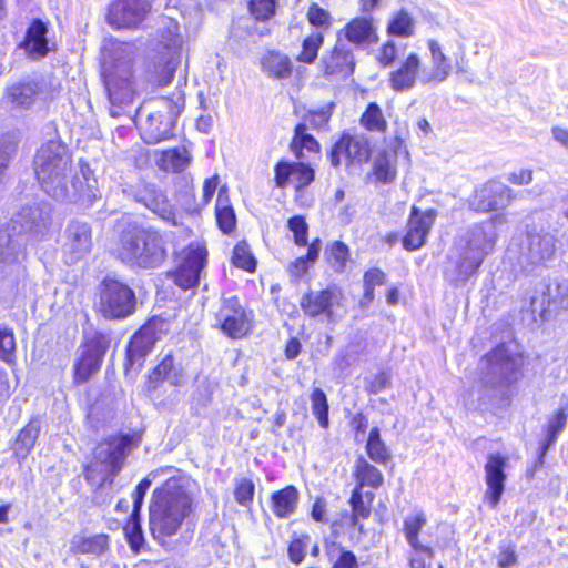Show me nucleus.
<instances>
[{
    "label": "nucleus",
    "mask_w": 568,
    "mask_h": 568,
    "mask_svg": "<svg viewBox=\"0 0 568 568\" xmlns=\"http://www.w3.org/2000/svg\"><path fill=\"white\" fill-rule=\"evenodd\" d=\"M530 308L544 320L551 312L568 310V282L540 283L530 297Z\"/></svg>",
    "instance_id": "f8f14e48"
},
{
    "label": "nucleus",
    "mask_w": 568,
    "mask_h": 568,
    "mask_svg": "<svg viewBox=\"0 0 568 568\" xmlns=\"http://www.w3.org/2000/svg\"><path fill=\"white\" fill-rule=\"evenodd\" d=\"M207 251L200 243H191L183 252L182 261L172 273L174 283L186 291L199 284L200 275L206 264Z\"/></svg>",
    "instance_id": "9b49d317"
},
{
    "label": "nucleus",
    "mask_w": 568,
    "mask_h": 568,
    "mask_svg": "<svg viewBox=\"0 0 568 568\" xmlns=\"http://www.w3.org/2000/svg\"><path fill=\"white\" fill-rule=\"evenodd\" d=\"M27 236L9 226L0 230V264L10 266L26 258Z\"/></svg>",
    "instance_id": "393cba45"
},
{
    "label": "nucleus",
    "mask_w": 568,
    "mask_h": 568,
    "mask_svg": "<svg viewBox=\"0 0 568 568\" xmlns=\"http://www.w3.org/2000/svg\"><path fill=\"white\" fill-rule=\"evenodd\" d=\"M278 0H250L247 8L256 21H268L276 13Z\"/></svg>",
    "instance_id": "6e6d98bb"
},
{
    "label": "nucleus",
    "mask_w": 568,
    "mask_h": 568,
    "mask_svg": "<svg viewBox=\"0 0 568 568\" xmlns=\"http://www.w3.org/2000/svg\"><path fill=\"white\" fill-rule=\"evenodd\" d=\"M344 34L354 44L371 42L376 37L372 20L366 17L351 20L344 28Z\"/></svg>",
    "instance_id": "e433bc0d"
},
{
    "label": "nucleus",
    "mask_w": 568,
    "mask_h": 568,
    "mask_svg": "<svg viewBox=\"0 0 568 568\" xmlns=\"http://www.w3.org/2000/svg\"><path fill=\"white\" fill-rule=\"evenodd\" d=\"M253 312L243 307L237 297L224 298L216 314L221 331L232 339L246 336L253 328Z\"/></svg>",
    "instance_id": "9d476101"
},
{
    "label": "nucleus",
    "mask_w": 568,
    "mask_h": 568,
    "mask_svg": "<svg viewBox=\"0 0 568 568\" xmlns=\"http://www.w3.org/2000/svg\"><path fill=\"white\" fill-rule=\"evenodd\" d=\"M528 260L531 264H544L556 251V236L549 231L531 232L527 235Z\"/></svg>",
    "instance_id": "c85d7f7f"
},
{
    "label": "nucleus",
    "mask_w": 568,
    "mask_h": 568,
    "mask_svg": "<svg viewBox=\"0 0 568 568\" xmlns=\"http://www.w3.org/2000/svg\"><path fill=\"white\" fill-rule=\"evenodd\" d=\"M308 22L316 27L327 30L331 27V14L317 3H312L307 11Z\"/></svg>",
    "instance_id": "0e129e2a"
},
{
    "label": "nucleus",
    "mask_w": 568,
    "mask_h": 568,
    "mask_svg": "<svg viewBox=\"0 0 568 568\" xmlns=\"http://www.w3.org/2000/svg\"><path fill=\"white\" fill-rule=\"evenodd\" d=\"M102 77L110 102V115L119 118L135 95L133 45L113 42L103 53Z\"/></svg>",
    "instance_id": "7ed1b4c3"
},
{
    "label": "nucleus",
    "mask_w": 568,
    "mask_h": 568,
    "mask_svg": "<svg viewBox=\"0 0 568 568\" xmlns=\"http://www.w3.org/2000/svg\"><path fill=\"white\" fill-rule=\"evenodd\" d=\"M156 341L155 324L150 322L143 325L130 339L126 349L128 363L130 365L140 364L153 349Z\"/></svg>",
    "instance_id": "bb28decb"
},
{
    "label": "nucleus",
    "mask_w": 568,
    "mask_h": 568,
    "mask_svg": "<svg viewBox=\"0 0 568 568\" xmlns=\"http://www.w3.org/2000/svg\"><path fill=\"white\" fill-rule=\"evenodd\" d=\"M311 404L313 415L316 417L318 425L326 429L329 425L328 419V402L326 394L321 388H315L311 394Z\"/></svg>",
    "instance_id": "603ef678"
},
{
    "label": "nucleus",
    "mask_w": 568,
    "mask_h": 568,
    "mask_svg": "<svg viewBox=\"0 0 568 568\" xmlns=\"http://www.w3.org/2000/svg\"><path fill=\"white\" fill-rule=\"evenodd\" d=\"M515 199L513 190L497 180H489L478 189L469 201L477 212L497 211L507 207Z\"/></svg>",
    "instance_id": "ddd939ff"
},
{
    "label": "nucleus",
    "mask_w": 568,
    "mask_h": 568,
    "mask_svg": "<svg viewBox=\"0 0 568 568\" xmlns=\"http://www.w3.org/2000/svg\"><path fill=\"white\" fill-rule=\"evenodd\" d=\"M366 453L376 464H386L390 459L389 449L382 440L379 429L377 427L372 428L368 434Z\"/></svg>",
    "instance_id": "a19ab883"
},
{
    "label": "nucleus",
    "mask_w": 568,
    "mask_h": 568,
    "mask_svg": "<svg viewBox=\"0 0 568 568\" xmlns=\"http://www.w3.org/2000/svg\"><path fill=\"white\" fill-rule=\"evenodd\" d=\"M150 10V0H114L109 7L106 20L115 29L136 28Z\"/></svg>",
    "instance_id": "f3484780"
},
{
    "label": "nucleus",
    "mask_w": 568,
    "mask_h": 568,
    "mask_svg": "<svg viewBox=\"0 0 568 568\" xmlns=\"http://www.w3.org/2000/svg\"><path fill=\"white\" fill-rule=\"evenodd\" d=\"M135 199L168 224L178 225V217L173 206L164 192L155 184H144L138 190Z\"/></svg>",
    "instance_id": "b1692460"
},
{
    "label": "nucleus",
    "mask_w": 568,
    "mask_h": 568,
    "mask_svg": "<svg viewBox=\"0 0 568 568\" xmlns=\"http://www.w3.org/2000/svg\"><path fill=\"white\" fill-rule=\"evenodd\" d=\"M355 477L357 480V485L355 488H359L363 490L365 486L371 487L373 489H377L382 486L384 477L379 469L369 464L365 458L359 457L356 460L355 466Z\"/></svg>",
    "instance_id": "4c0bfd02"
},
{
    "label": "nucleus",
    "mask_w": 568,
    "mask_h": 568,
    "mask_svg": "<svg viewBox=\"0 0 568 568\" xmlns=\"http://www.w3.org/2000/svg\"><path fill=\"white\" fill-rule=\"evenodd\" d=\"M40 433V424L38 420H31L23 429L20 430L16 449L23 455L28 454L34 446Z\"/></svg>",
    "instance_id": "5fc2aeb1"
},
{
    "label": "nucleus",
    "mask_w": 568,
    "mask_h": 568,
    "mask_svg": "<svg viewBox=\"0 0 568 568\" xmlns=\"http://www.w3.org/2000/svg\"><path fill=\"white\" fill-rule=\"evenodd\" d=\"M110 346V339L105 334L94 333L87 338L82 346L79 361L75 363V378L85 382L92 374L99 371L103 357Z\"/></svg>",
    "instance_id": "dca6fc26"
},
{
    "label": "nucleus",
    "mask_w": 568,
    "mask_h": 568,
    "mask_svg": "<svg viewBox=\"0 0 568 568\" xmlns=\"http://www.w3.org/2000/svg\"><path fill=\"white\" fill-rule=\"evenodd\" d=\"M373 173L377 181L382 183H389L396 176V168L393 156L388 153L378 154L373 164Z\"/></svg>",
    "instance_id": "de8ad7c7"
},
{
    "label": "nucleus",
    "mask_w": 568,
    "mask_h": 568,
    "mask_svg": "<svg viewBox=\"0 0 568 568\" xmlns=\"http://www.w3.org/2000/svg\"><path fill=\"white\" fill-rule=\"evenodd\" d=\"M426 521V516L422 510L415 511L404 519L403 531L410 547H417V549L422 550L418 536Z\"/></svg>",
    "instance_id": "79ce46f5"
},
{
    "label": "nucleus",
    "mask_w": 568,
    "mask_h": 568,
    "mask_svg": "<svg viewBox=\"0 0 568 568\" xmlns=\"http://www.w3.org/2000/svg\"><path fill=\"white\" fill-rule=\"evenodd\" d=\"M184 481L181 477H171L152 494L149 530L161 546L170 545L169 539L176 536L184 524L189 525L193 501Z\"/></svg>",
    "instance_id": "f03ea898"
},
{
    "label": "nucleus",
    "mask_w": 568,
    "mask_h": 568,
    "mask_svg": "<svg viewBox=\"0 0 568 568\" xmlns=\"http://www.w3.org/2000/svg\"><path fill=\"white\" fill-rule=\"evenodd\" d=\"M168 33V38L162 34L161 41L164 48L168 50V57L155 67V81L161 87H165L171 83L175 70L180 63L181 48L183 42L182 37L178 33V26L174 24L173 30L169 28Z\"/></svg>",
    "instance_id": "4be33fe9"
},
{
    "label": "nucleus",
    "mask_w": 568,
    "mask_h": 568,
    "mask_svg": "<svg viewBox=\"0 0 568 568\" xmlns=\"http://www.w3.org/2000/svg\"><path fill=\"white\" fill-rule=\"evenodd\" d=\"M412 548V556L409 558L410 568H428L430 566L434 551L430 547L420 542L422 550L417 547Z\"/></svg>",
    "instance_id": "e2e57ef3"
},
{
    "label": "nucleus",
    "mask_w": 568,
    "mask_h": 568,
    "mask_svg": "<svg viewBox=\"0 0 568 568\" xmlns=\"http://www.w3.org/2000/svg\"><path fill=\"white\" fill-rule=\"evenodd\" d=\"M517 555L511 546H503L497 555V565L499 568H509L516 565Z\"/></svg>",
    "instance_id": "774afa93"
},
{
    "label": "nucleus",
    "mask_w": 568,
    "mask_h": 568,
    "mask_svg": "<svg viewBox=\"0 0 568 568\" xmlns=\"http://www.w3.org/2000/svg\"><path fill=\"white\" fill-rule=\"evenodd\" d=\"M369 154V144L364 136L343 134L332 146L328 158L332 166L337 168L343 162L347 166L362 164Z\"/></svg>",
    "instance_id": "2eb2a0df"
},
{
    "label": "nucleus",
    "mask_w": 568,
    "mask_h": 568,
    "mask_svg": "<svg viewBox=\"0 0 568 568\" xmlns=\"http://www.w3.org/2000/svg\"><path fill=\"white\" fill-rule=\"evenodd\" d=\"M191 162V155L185 146H178L162 151L156 165L164 172L179 173L184 171Z\"/></svg>",
    "instance_id": "c9c22d12"
},
{
    "label": "nucleus",
    "mask_w": 568,
    "mask_h": 568,
    "mask_svg": "<svg viewBox=\"0 0 568 568\" xmlns=\"http://www.w3.org/2000/svg\"><path fill=\"white\" fill-rule=\"evenodd\" d=\"M437 211L429 209L420 212L413 206L407 225V233L403 239V246L408 251L420 248L436 220Z\"/></svg>",
    "instance_id": "412c9836"
},
{
    "label": "nucleus",
    "mask_w": 568,
    "mask_h": 568,
    "mask_svg": "<svg viewBox=\"0 0 568 568\" xmlns=\"http://www.w3.org/2000/svg\"><path fill=\"white\" fill-rule=\"evenodd\" d=\"M485 257L463 246L458 257L455 260L454 270L445 272L446 277L458 284L465 283L480 268Z\"/></svg>",
    "instance_id": "c756f323"
},
{
    "label": "nucleus",
    "mask_w": 568,
    "mask_h": 568,
    "mask_svg": "<svg viewBox=\"0 0 568 568\" xmlns=\"http://www.w3.org/2000/svg\"><path fill=\"white\" fill-rule=\"evenodd\" d=\"M135 304V294L126 284L115 278L101 283L99 310L105 318H126L133 314Z\"/></svg>",
    "instance_id": "0eeeda50"
},
{
    "label": "nucleus",
    "mask_w": 568,
    "mask_h": 568,
    "mask_svg": "<svg viewBox=\"0 0 568 568\" xmlns=\"http://www.w3.org/2000/svg\"><path fill=\"white\" fill-rule=\"evenodd\" d=\"M255 485L251 479H235L234 498L243 507H248L254 498Z\"/></svg>",
    "instance_id": "bf43d9fd"
},
{
    "label": "nucleus",
    "mask_w": 568,
    "mask_h": 568,
    "mask_svg": "<svg viewBox=\"0 0 568 568\" xmlns=\"http://www.w3.org/2000/svg\"><path fill=\"white\" fill-rule=\"evenodd\" d=\"M133 448L130 435L110 436L97 445L93 459L84 469V478L91 485L103 488L112 486L115 476L121 471L125 459Z\"/></svg>",
    "instance_id": "39448f33"
},
{
    "label": "nucleus",
    "mask_w": 568,
    "mask_h": 568,
    "mask_svg": "<svg viewBox=\"0 0 568 568\" xmlns=\"http://www.w3.org/2000/svg\"><path fill=\"white\" fill-rule=\"evenodd\" d=\"M184 95L162 97L142 105L136 113L141 138L148 144H156L173 135V126L184 109Z\"/></svg>",
    "instance_id": "423d86ee"
},
{
    "label": "nucleus",
    "mask_w": 568,
    "mask_h": 568,
    "mask_svg": "<svg viewBox=\"0 0 568 568\" xmlns=\"http://www.w3.org/2000/svg\"><path fill=\"white\" fill-rule=\"evenodd\" d=\"M287 226L291 232L294 234V243L298 246H305L307 245V232L308 226L305 221V219L301 215L292 216L288 222Z\"/></svg>",
    "instance_id": "680f3d73"
},
{
    "label": "nucleus",
    "mask_w": 568,
    "mask_h": 568,
    "mask_svg": "<svg viewBox=\"0 0 568 568\" xmlns=\"http://www.w3.org/2000/svg\"><path fill=\"white\" fill-rule=\"evenodd\" d=\"M388 32L397 37H410L414 33V21L405 10L398 11L388 24Z\"/></svg>",
    "instance_id": "4d7b16f0"
},
{
    "label": "nucleus",
    "mask_w": 568,
    "mask_h": 568,
    "mask_svg": "<svg viewBox=\"0 0 568 568\" xmlns=\"http://www.w3.org/2000/svg\"><path fill=\"white\" fill-rule=\"evenodd\" d=\"M123 530L129 547L134 555H138L148 548L143 530L141 527V517H130L129 523L126 524Z\"/></svg>",
    "instance_id": "c03bdc74"
},
{
    "label": "nucleus",
    "mask_w": 568,
    "mask_h": 568,
    "mask_svg": "<svg viewBox=\"0 0 568 568\" xmlns=\"http://www.w3.org/2000/svg\"><path fill=\"white\" fill-rule=\"evenodd\" d=\"M16 341L12 331L0 327V359L14 363Z\"/></svg>",
    "instance_id": "052dcab7"
},
{
    "label": "nucleus",
    "mask_w": 568,
    "mask_h": 568,
    "mask_svg": "<svg viewBox=\"0 0 568 568\" xmlns=\"http://www.w3.org/2000/svg\"><path fill=\"white\" fill-rule=\"evenodd\" d=\"M224 189L219 191L216 201V222L220 230L229 234L231 233L236 224V217L233 207L229 204V199L223 195Z\"/></svg>",
    "instance_id": "ea45409f"
},
{
    "label": "nucleus",
    "mask_w": 568,
    "mask_h": 568,
    "mask_svg": "<svg viewBox=\"0 0 568 568\" xmlns=\"http://www.w3.org/2000/svg\"><path fill=\"white\" fill-rule=\"evenodd\" d=\"M506 462V458L500 454H489L484 467L487 485L484 498L493 509L497 507L505 491Z\"/></svg>",
    "instance_id": "aec40b11"
},
{
    "label": "nucleus",
    "mask_w": 568,
    "mask_h": 568,
    "mask_svg": "<svg viewBox=\"0 0 568 568\" xmlns=\"http://www.w3.org/2000/svg\"><path fill=\"white\" fill-rule=\"evenodd\" d=\"M484 378L494 388L507 387L517 378V358L505 344L498 345L483 359Z\"/></svg>",
    "instance_id": "6e6552de"
},
{
    "label": "nucleus",
    "mask_w": 568,
    "mask_h": 568,
    "mask_svg": "<svg viewBox=\"0 0 568 568\" xmlns=\"http://www.w3.org/2000/svg\"><path fill=\"white\" fill-rule=\"evenodd\" d=\"M428 47L432 55L433 71L429 75L423 77L420 81L423 83L444 82L450 74L452 64L437 41L430 40Z\"/></svg>",
    "instance_id": "473e14b6"
},
{
    "label": "nucleus",
    "mask_w": 568,
    "mask_h": 568,
    "mask_svg": "<svg viewBox=\"0 0 568 568\" xmlns=\"http://www.w3.org/2000/svg\"><path fill=\"white\" fill-rule=\"evenodd\" d=\"M294 174L292 176V182H296V187H304L308 185L315 176L314 170L308 165H305L301 162L293 163Z\"/></svg>",
    "instance_id": "69168bd1"
},
{
    "label": "nucleus",
    "mask_w": 568,
    "mask_h": 568,
    "mask_svg": "<svg viewBox=\"0 0 568 568\" xmlns=\"http://www.w3.org/2000/svg\"><path fill=\"white\" fill-rule=\"evenodd\" d=\"M271 500L274 515L278 518H287L296 509L298 490L295 486L288 485L281 490L274 491Z\"/></svg>",
    "instance_id": "f704fd0d"
},
{
    "label": "nucleus",
    "mask_w": 568,
    "mask_h": 568,
    "mask_svg": "<svg viewBox=\"0 0 568 568\" xmlns=\"http://www.w3.org/2000/svg\"><path fill=\"white\" fill-rule=\"evenodd\" d=\"M568 422V398L561 404V406L547 417L542 430L545 434L544 440L539 450V463H544V458L547 452L555 446L559 435L564 432Z\"/></svg>",
    "instance_id": "cd10ccee"
},
{
    "label": "nucleus",
    "mask_w": 568,
    "mask_h": 568,
    "mask_svg": "<svg viewBox=\"0 0 568 568\" xmlns=\"http://www.w3.org/2000/svg\"><path fill=\"white\" fill-rule=\"evenodd\" d=\"M48 24L41 19H33L29 24L23 41L19 44L32 60L44 58L49 52Z\"/></svg>",
    "instance_id": "a878e982"
},
{
    "label": "nucleus",
    "mask_w": 568,
    "mask_h": 568,
    "mask_svg": "<svg viewBox=\"0 0 568 568\" xmlns=\"http://www.w3.org/2000/svg\"><path fill=\"white\" fill-rule=\"evenodd\" d=\"M151 378L153 381H168L171 385H179L181 382L180 371L175 367L173 356L168 354L160 364L153 369Z\"/></svg>",
    "instance_id": "49530a36"
},
{
    "label": "nucleus",
    "mask_w": 568,
    "mask_h": 568,
    "mask_svg": "<svg viewBox=\"0 0 568 568\" xmlns=\"http://www.w3.org/2000/svg\"><path fill=\"white\" fill-rule=\"evenodd\" d=\"M324 36L322 32H315L306 37L302 43V51L297 55V60L303 63H313L318 55V50L323 45Z\"/></svg>",
    "instance_id": "864d4df0"
},
{
    "label": "nucleus",
    "mask_w": 568,
    "mask_h": 568,
    "mask_svg": "<svg viewBox=\"0 0 568 568\" xmlns=\"http://www.w3.org/2000/svg\"><path fill=\"white\" fill-rule=\"evenodd\" d=\"M36 94L37 88L32 83L12 84L7 91L8 100L21 108H29L33 103Z\"/></svg>",
    "instance_id": "37998d69"
},
{
    "label": "nucleus",
    "mask_w": 568,
    "mask_h": 568,
    "mask_svg": "<svg viewBox=\"0 0 568 568\" xmlns=\"http://www.w3.org/2000/svg\"><path fill=\"white\" fill-rule=\"evenodd\" d=\"M274 172L276 186L283 189L288 184L294 174L293 163L287 161H280L275 165Z\"/></svg>",
    "instance_id": "338daca9"
},
{
    "label": "nucleus",
    "mask_w": 568,
    "mask_h": 568,
    "mask_svg": "<svg viewBox=\"0 0 568 568\" xmlns=\"http://www.w3.org/2000/svg\"><path fill=\"white\" fill-rule=\"evenodd\" d=\"M261 68L268 77L278 80L290 78L293 71V64L288 55L275 50L263 55Z\"/></svg>",
    "instance_id": "2f4dec72"
},
{
    "label": "nucleus",
    "mask_w": 568,
    "mask_h": 568,
    "mask_svg": "<svg viewBox=\"0 0 568 568\" xmlns=\"http://www.w3.org/2000/svg\"><path fill=\"white\" fill-rule=\"evenodd\" d=\"M91 226L81 221H72L64 231L63 257L67 264H75L92 250Z\"/></svg>",
    "instance_id": "4468645a"
},
{
    "label": "nucleus",
    "mask_w": 568,
    "mask_h": 568,
    "mask_svg": "<svg viewBox=\"0 0 568 568\" xmlns=\"http://www.w3.org/2000/svg\"><path fill=\"white\" fill-rule=\"evenodd\" d=\"M504 222V216L495 215L480 224L474 225L467 232L465 247L486 257L493 252L497 241L496 226Z\"/></svg>",
    "instance_id": "6ab92c4d"
},
{
    "label": "nucleus",
    "mask_w": 568,
    "mask_h": 568,
    "mask_svg": "<svg viewBox=\"0 0 568 568\" xmlns=\"http://www.w3.org/2000/svg\"><path fill=\"white\" fill-rule=\"evenodd\" d=\"M33 166L42 190L57 201L87 210L101 197L98 182L87 164L81 166V176H73L69 183L72 156L58 135L40 145Z\"/></svg>",
    "instance_id": "f257e3e1"
},
{
    "label": "nucleus",
    "mask_w": 568,
    "mask_h": 568,
    "mask_svg": "<svg viewBox=\"0 0 568 568\" xmlns=\"http://www.w3.org/2000/svg\"><path fill=\"white\" fill-rule=\"evenodd\" d=\"M321 65L324 75H336L342 79L349 77L355 69V59L351 47L338 39L333 50L323 54Z\"/></svg>",
    "instance_id": "5701e85b"
},
{
    "label": "nucleus",
    "mask_w": 568,
    "mask_h": 568,
    "mask_svg": "<svg viewBox=\"0 0 568 568\" xmlns=\"http://www.w3.org/2000/svg\"><path fill=\"white\" fill-rule=\"evenodd\" d=\"M291 150L297 159H302L304 156V150L313 153H317L320 151V143L312 134L307 133V125L305 123H298L295 126Z\"/></svg>",
    "instance_id": "58836bf2"
},
{
    "label": "nucleus",
    "mask_w": 568,
    "mask_h": 568,
    "mask_svg": "<svg viewBox=\"0 0 568 568\" xmlns=\"http://www.w3.org/2000/svg\"><path fill=\"white\" fill-rule=\"evenodd\" d=\"M361 124L368 131L385 132L387 122L381 108L375 102H371L361 118Z\"/></svg>",
    "instance_id": "8fccbe9b"
},
{
    "label": "nucleus",
    "mask_w": 568,
    "mask_h": 568,
    "mask_svg": "<svg viewBox=\"0 0 568 568\" xmlns=\"http://www.w3.org/2000/svg\"><path fill=\"white\" fill-rule=\"evenodd\" d=\"M325 256L335 272H343L349 258L348 246L341 241H335L326 248Z\"/></svg>",
    "instance_id": "09e8293b"
},
{
    "label": "nucleus",
    "mask_w": 568,
    "mask_h": 568,
    "mask_svg": "<svg viewBox=\"0 0 568 568\" xmlns=\"http://www.w3.org/2000/svg\"><path fill=\"white\" fill-rule=\"evenodd\" d=\"M326 552L332 568H358L356 555L341 545L333 542Z\"/></svg>",
    "instance_id": "a18cd8bd"
},
{
    "label": "nucleus",
    "mask_w": 568,
    "mask_h": 568,
    "mask_svg": "<svg viewBox=\"0 0 568 568\" xmlns=\"http://www.w3.org/2000/svg\"><path fill=\"white\" fill-rule=\"evenodd\" d=\"M349 505L352 508L351 524L354 527H359V519H366L371 515V506L364 500V493L359 488H354L349 498Z\"/></svg>",
    "instance_id": "3c124183"
},
{
    "label": "nucleus",
    "mask_w": 568,
    "mask_h": 568,
    "mask_svg": "<svg viewBox=\"0 0 568 568\" xmlns=\"http://www.w3.org/2000/svg\"><path fill=\"white\" fill-rule=\"evenodd\" d=\"M420 68V59L416 53H410L400 63L399 68L389 75V85L395 91L410 90L417 80Z\"/></svg>",
    "instance_id": "7c9ffc66"
},
{
    "label": "nucleus",
    "mask_w": 568,
    "mask_h": 568,
    "mask_svg": "<svg viewBox=\"0 0 568 568\" xmlns=\"http://www.w3.org/2000/svg\"><path fill=\"white\" fill-rule=\"evenodd\" d=\"M110 537L106 534L74 536L71 550L74 554L101 556L109 550Z\"/></svg>",
    "instance_id": "72a5a7b5"
},
{
    "label": "nucleus",
    "mask_w": 568,
    "mask_h": 568,
    "mask_svg": "<svg viewBox=\"0 0 568 568\" xmlns=\"http://www.w3.org/2000/svg\"><path fill=\"white\" fill-rule=\"evenodd\" d=\"M52 224V206L45 201H34L20 207L9 225L12 231L43 236Z\"/></svg>",
    "instance_id": "1a4fd4ad"
},
{
    "label": "nucleus",
    "mask_w": 568,
    "mask_h": 568,
    "mask_svg": "<svg viewBox=\"0 0 568 568\" xmlns=\"http://www.w3.org/2000/svg\"><path fill=\"white\" fill-rule=\"evenodd\" d=\"M114 254L131 268L154 270L168 257L166 242L153 229L129 226L121 232Z\"/></svg>",
    "instance_id": "20e7f679"
},
{
    "label": "nucleus",
    "mask_w": 568,
    "mask_h": 568,
    "mask_svg": "<svg viewBox=\"0 0 568 568\" xmlns=\"http://www.w3.org/2000/svg\"><path fill=\"white\" fill-rule=\"evenodd\" d=\"M232 262L236 267L247 272H253L256 266V261L250 251L248 244L244 241L235 245Z\"/></svg>",
    "instance_id": "13d9d810"
},
{
    "label": "nucleus",
    "mask_w": 568,
    "mask_h": 568,
    "mask_svg": "<svg viewBox=\"0 0 568 568\" xmlns=\"http://www.w3.org/2000/svg\"><path fill=\"white\" fill-rule=\"evenodd\" d=\"M342 293L336 287H327L321 291H310L300 301L305 315L315 318L324 316L328 322L333 321L336 306L341 305Z\"/></svg>",
    "instance_id": "a211bd4d"
}]
</instances>
